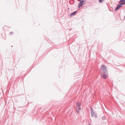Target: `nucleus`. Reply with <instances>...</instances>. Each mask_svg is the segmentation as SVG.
<instances>
[{
	"label": "nucleus",
	"mask_w": 125,
	"mask_h": 125,
	"mask_svg": "<svg viewBox=\"0 0 125 125\" xmlns=\"http://www.w3.org/2000/svg\"><path fill=\"white\" fill-rule=\"evenodd\" d=\"M102 119H103V120H105V117L104 116H103L102 117Z\"/></svg>",
	"instance_id": "1a4fd4ad"
},
{
	"label": "nucleus",
	"mask_w": 125,
	"mask_h": 125,
	"mask_svg": "<svg viewBox=\"0 0 125 125\" xmlns=\"http://www.w3.org/2000/svg\"><path fill=\"white\" fill-rule=\"evenodd\" d=\"M76 11H75V12H73L71 14V15H74V14H75V13L76 12Z\"/></svg>",
	"instance_id": "0eeeda50"
},
{
	"label": "nucleus",
	"mask_w": 125,
	"mask_h": 125,
	"mask_svg": "<svg viewBox=\"0 0 125 125\" xmlns=\"http://www.w3.org/2000/svg\"><path fill=\"white\" fill-rule=\"evenodd\" d=\"M81 104L80 103H77L76 106V111L77 113H79L81 111L80 108Z\"/></svg>",
	"instance_id": "f03ea898"
},
{
	"label": "nucleus",
	"mask_w": 125,
	"mask_h": 125,
	"mask_svg": "<svg viewBox=\"0 0 125 125\" xmlns=\"http://www.w3.org/2000/svg\"><path fill=\"white\" fill-rule=\"evenodd\" d=\"M121 4H120L117 5L116 7V8L115 10L116 11L118 9L121 7Z\"/></svg>",
	"instance_id": "423d86ee"
},
{
	"label": "nucleus",
	"mask_w": 125,
	"mask_h": 125,
	"mask_svg": "<svg viewBox=\"0 0 125 125\" xmlns=\"http://www.w3.org/2000/svg\"><path fill=\"white\" fill-rule=\"evenodd\" d=\"M89 125H91L90 124H89Z\"/></svg>",
	"instance_id": "9d476101"
},
{
	"label": "nucleus",
	"mask_w": 125,
	"mask_h": 125,
	"mask_svg": "<svg viewBox=\"0 0 125 125\" xmlns=\"http://www.w3.org/2000/svg\"><path fill=\"white\" fill-rule=\"evenodd\" d=\"M91 114L92 116L94 117L95 118L97 117V115L93 111V109L92 108H91Z\"/></svg>",
	"instance_id": "20e7f679"
},
{
	"label": "nucleus",
	"mask_w": 125,
	"mask_h": 125,
	"mask_svg": "<svg viewBox=\"0 0 125 125\" xmlns=\"http://www.w3.org/2000/svg\"><path fill=\"white\" fill-rule=\"evenodd\" d=\"M100 3H102L104 1V0H98Z\"/></svg>",
	"instance_id": "6e6552de"
},
{
	"label": "nucleus",
	"mask_w": 125,
	"mask_h": 125,
	"mask_svg": "<svg viewBox=\"0 0 125 125\" xmlns=\"http://www.w3.org/2000/svg\"><path fill=\"white\" fill-rule=\"evenodd\" d=\"M119 4L122 5L125 4V0H121L120 1Z\"/></svg>",
	"instance_id": "39448f33"
},
{
	"label": "nucleus",
	"mask_w": 125,
	"mask_h": 125,
	"mask_svg": "<svg viewBox=\"0 0 125 125\" xmlns=\"http://www.w3.org/2000/svg\"><path fill=\"white\" fill-rule=\"evenodd\" d=\"M101 76L104 79H106L107 76V71L106 67L104 65H102L101 67Z\"/></svg>",
	"instance_id": "f257e3e1"
},
{
	"label": "nucleus",
	"mask_w": 125,
	"mask_h": 125,
	"mask_svg": "<svg viewBox=\"0 0 125 125\" xmlns=\"http://www.w3.org/2000/svg\"><path fill=\"white\" fill-rule=\"evenodd\" d=\"M79 1L80 2L79 3L78 6V8L83 6L84 5V3H85V1L84 0H80Z\"/></svg>",
	"instance_id": "7ed1b4c3"
}]
</instances>
